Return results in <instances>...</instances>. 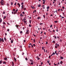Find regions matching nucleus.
I'll return each instance as SVG.
<instances>
[{
    "mask_svg": "<svg viewBox=\"0 0 66 66\" xmlns=\"http://www.w3.org/2000/svg\"><path fill=\"white\" fill-rule=\"evenodd\" d=\"M1 3L2 5H4V0H2L1 2Z\"/></svg>",
    "mask_w": 66,
    "mask_h": 66,
    "instance_id": "f257e3e1",
    "label": "nucleus"
},
{
    "mask_svg": "<svg viewBox=\"0 0 66 66\" xmlns=\"http://www.w3.org/2000/svg\"><path fill=\"white\" fill-rule=\"evenodd\" d=\"M2 42L3 43L4 42V40H3V38H0V42Z\"/></svg>",
    "mask_w": 66,
    "mask_h": 66,
    "instance_id": "f03ea898",
    "label": "nucleus"
},
{
    "mask_svg": "<svg viewBox=\"0 0 66 66\" xmlns=\"http://www.w3.org/2000/svg\"><path fill=\"white\" fill-rule=\"evenodd\" d=\"M2 21V20L1 19V18H0V23H1Z\"/></svg>",
    "mask_w": 66,
    "mask_h": 66,
    "instance_id": "7ed1b4c3",
    "label": "nucleus"
},
{
    "mask_svg": "<svg viewBox=\"0 0 66 66\" xmlns=\"http://www.w3.org/2000/svg\"><path fill=\"white\" fill-rule=\"evenodd\" d=\"M14 60L15 62H16L17 61V60H16V59L15 57H14Z\"/></svg>",
    "mask_w": 66,
    "mask_h": 66,
    "instance_id": "20e7f679",
    "label": "nucleus"
},
{
    "mask_svg": "<svg viewBox=\"0 0 66 66\" xmlns=\"http://www.w3.org/2000/svg\"><path fill=\"white\" fill-rule=\"evenodd\" d=\"M17 4L19 6V7H20V5L19 4V3H18Z\"/></svg>",
    "mask_w": 66,
    "mask_h": 66,
    "instance_id": "39448f33",
    "label": "nucleus"
},
{
    "mask_svg": "<svg viewBox=\"0 0 66 66\" xmlns=\"http://www.w3.org/2000/svg\"><path fill=\"white\" fill-rule=\"evenodd\" d=\"M42 7L44 9H45V5H43L42 6Z\"/></svg>",
    "mask_w": 66,
    "mask_h": 66,
    "instance_id": "423d86ee",
    "label": "nucleus"
},
{
    "mask_svg": "<svg viewBox=\"0 0 66 66\" xmlns=\"http://www.w3.org/2000/svg\"><path fill=\"white\" fill-rule=\"evenodd\" d=\"M56 46H57L58 47H59V44H57V43L56 44Z\"/></svg>",
    "mask_w": 66,
    "mask_h": 66,
    "instance_id": "0eeeda50",
    "label": "nucleus"
},
{
    "mask_svg": "<svg viewBox=\"0 0 66 66\" xmlns=\"http://www.w3.org/2000/svg\"><path fill=\"white\" fill-rule=\"evenodd\" d=\"M16 13H17V12H16V11H14V15H15V14H16Z\"/></svg>",
    "mask_w": 66,
    "mask_h": 66,
    "instance_id": "6e6552de",
    "label": "nucleus"
},
{
    "mask_svg": "<svg viewBox=\"0 0 66 66\" xmlns=\"http://www.w3.org/2000/svg\"><path fill=\"white\" fill-rule=\"evenodd\" d=\"M6 18V16H4V17L3 18V19H5V18Z\"/></svg>",
    "mask_w": 66,
    "mask_h": 66,
    "instance_id": "1a4fd4ad",
    "label": "nucleus"
},
{
    "mask_svg": "<svg viewBox=\"0 0 66 66\" xmlns=\"http://www.w3.org/2000/svg\"><path fill=\"white\" fill-rule=\"evenodd\" d=\"M20 16L21 17H22L23 16V15H22V13H21L20 15Z\"/></svg>",
    "mask_w": 66,
    "mask_h": 66,
    "instance_id": "9d476101",
    "label": "nucleus"
},
{
    "mask_svg": "<svg viewBox=\"0 0 66 66\" xmlns=\"http://www.w3.org/2000/svg\"><path fill=\"white\" fill-rule=\"evenodd\" d=\"M64 59V58L62 56L60 57V59Z\"/></svg>",
    "mask_w": 66,
    "mask_h": 66,
    "instance_id": "9b49d317",
    "label": "nucleus"
},
{
    "mask_svg": "<svg viewBox=\"0 0 66 66\" xmlns=\"http://www.w3.org/2000/svg\"><path fill=\"white\" fill-rule=\"evenodd\" d=\"M2 61L1 60L0 61V64H2Z\"/></svg>",
    "mask_w": 66,
    "mask_h": 66,
    "instance_id": "f8f14e48",
    "label": "nucleus"
},
{
    "mask_svg": "<svg viewBox=\"0 0 66 66\" xmlns=\"http://www.w3.org/2000/svg\"><path fill=\"white\" fill-rule=\"evenodd\" d=\"M12 66H14V62H12Z\"/></svg>",
    "mask_w": 66,
    "mask_h": 66,
    "instance_id": "ddd939ff",
    "label": "nucleus"
},
{
    "mask_svg": "<svg viewBox=\"0 0 66 66\" xmlns=\"http://www.w3.org/2000/svg\"><path fill=\"white\" fill-rule=\"evenodd\" d=\"M52 43H54V44H55V41L54 40H53V41Z\"/></svg>",
    "mask_w": 66,
    "mask_h": 66,
    "instance_id": "4468645a",
    "label": "nucleus"
},
{
    "mask_svg": "<svg viewBox=\"0 0 66 66\" xmlns=\"http://www.w3.org/2000/svg\"><path fill=\"white\" fill-rule=\"evenodd\" d=\"M13 43V40H12L11 41V43L12 44Z\"/></svg>",
    "mask_w": 66,
    "mask_h": 66,
    "instance_id": "2eb2a0df",
    "label": "nucleus"
},
{
    "mask_svg": "<svg viewBox=\"0 0 66 66\" xmlns=\"http://www.w3.org/2000/svg\"><path fill=\"white\" fill-rule=\"evenodd\" d=\"M4 59L5 60H6H6H7V58H4Z\"/></svg>",
    "mask_w": 66,
    "mask_h": 66,
    "instance_id": "dca6fc26",
    "label": "nucleus"
},
{
    "mask_svg": "<svg viewBox=\"0 0 66 66\" xmlns=\"http://www.w3.org/2000/svg\"><path fill=\"white\" fill-rule=\"evenodd\" d=\"M38 6L39 7H40V6H41V5H40V4L39 5H38Z\"/></svg>",
    "mask_w": 66,
    "mask_h": 66,
    "instance_id": "f3484780",
    "label": "nucleus"
},
{
    "mask_svg": "<svg viewBox=\"0 0 66 66\" xmlns=\"http://www.w3.org/2000/svg\"><path fill=\"white\" fill-rule=\"evenodd\" d=\"M23 10H24V11L26 10V8L25 7L24 8H23Z\"/></svg>",
    "mask_w": 66,
    "mask_h": 66,
    "instance_id": "a211bd4d",
    "label": "nucleus"
},
{
    "mask_svg": "<svg viewBox=\"0 0 66 66\" xmlns=\"http://www.w3.org/2000/svg\"><path fill=\"white\" fill-rule=\"evenodd\" d=\"M4 40L5 41H6V38H4Z\"/></svg>",
    "mask_w": 66,
    "mask_h": 66,
    "instance_id": "6ab92c4d",
    "label": "nucleus"
},
{
    "mask_svg": "<svg viewBox=\"0 0 66 66\" xmlns=\"http://www.w3.org/2000/svg\"><path fill=\"white\" fill-rule=\"evenodd\" d=\"M29 27H32L31 25L30 24H29Z\"/></svg>",
    "mask_w": 66,
    "mask_h": 66,
    "instance_id": "aec40b11",
    "label": "nucleus"
},
{
    "mask_svg": "<svg viewBox=\"0 0 66 66\" xmlns=\"http://www.w3.org/2000/svg\"><path fill=\"white\" fill-rule=\"evenodd\" d=\"M31 7L33 9H34L35 7L34 6H31Z\"/></svg>",
    "mask_w": 66,
    "mask_h": 66,
    "instance_id": "412c9836",
    "label": "nucleus"
},
{
    "mask_svg": "<svg viewBox=\"0 0 66 66\" xmlns=\"http://www.w3.org/2000/svg\"><path fill=\"white\" fill-rule=\"evenodd\" d=\"M3 64H6V62L5 61L3 62Z\"/></svg>",
    "mask_w": 66,
    "mask_h": 66,
    "instance_id": "4be33fe9",
    "label": "nucleus"
},
{
    "mask_svg": "<svg viewBox=\"0 0 66 66\" xmlns=\"http://www.w3.org/2000/svg\"><path fill=\"white\" fill-rule=\"evenodd\" d=\"M15 27H16L17 28H18V26L16 25H15Z\"/></svg>",
    "mask_w": 66,
    "mask_h": 66,
    "instance_id": "5701e85b",
    "label": "nucleus"
},
{
    "mask_svg": "<svg viewBox=\"0 0 66 66\" xmlns=\"http://www.w3.org/2000/svg\"><path fill=\"white\" fill-rule=\"evenodd\" d=\"M49 7H50L49 6H48V7H47V9H49Z\"/></svg>",
    "mask_w": 66,
    "mask_h": 66,
    "instance_id": "b1692460",
    "label": "nucleus"
},
{
    "mask_svg": "<svg viewBox=\"0 0 66 66\" xmlns=\"http://www.w3.org/2000/svg\"><path fill=\"white\" fill-rule=\"evenodd\" d=\"M30 62H33V61L32 60V59H30Z\"/></svg>",
    "mask_w": 66,
    "mask_h": 66,
    "instance_id": "393cba45",
    "label": "nucleus"
},
{
    "mask_svg": "<svg viewBox=\"0 0 66 66\" xmlns=\"http://www.w3.org/2000/svg\"><path fill=\"white\" fill-rule=\"evenodd\" d=\"M42 50H44V47L43 46L42 47Z\"/></svg>",
    "mask_w": 66,
    "mask_h": 66,
    "instance_id": "a878e982",
    "label": "nucleus"
},
{
    "mask_svg": "<svg viewBox=\"0 0 66 66\" xmlns=\"http://www.w3.org/2000/svg\"><path fill=\"white\" fill-rule=\"evenodd\" d=\"M31 65H33V62H32L31 63Z\"/></svg>",
    "mask_w": 66,
    "mask_h": 66,
    "instance_id": "bb28decb",
    "label": "nucleus"
},
{
    "mask_svg": "<svg viewBox=\"0 0 66 66\" xmlns=\"http://www.w3.org/2000/svg\"><path fill=\"white\" fill-rule=\"evenodd\" d=\"M60 64H63V62L62 61H61L60 62Z\"/></svg>",
    "mask_w": 66,
    "mask_h": 66,
    "instance_id": "cd10ccee",
    "label": "nucleus"
},
{
    "mask_svg": "<svg viewBox=\"0 0 66 66\" xmlns=\"http://www.w3.org/2000/svg\"><path fill=\"white\" fill-rule=\"evenodd\" d=\"M31 20H29V22H30V24H31Z\"/></svg>",
    "mask_w": 66,
    "mask_h": 66,
    "instance_id": "c85d7f7f",
    "label": "nucleus"
},
{
    "mask_svg": "<svg viewBox=\"0 0 66 66\" xmlns=\"http://www.w3.org/2000/svg\"><path fill=\"white\" fill-rule=\"evenodd\" d=\"M3 29H4L5 28V26H4L3 25Z\"/></svg>",
    "mask_w": 66,
    "mask_h": 66,
    "instance_id": "c756f323",
    "label": "nucleus"
},
{
    "mask_svg": "<svg viewBox=\"0 0 66 66\" xmlns=\"http://www.w3.org/2000/svg\"><path fill=\"white\" fill-rule=\"evenodd\" d=\"M33 40H34V43H35V39H34Z\"/></svg>",
    "mask_w": 66,
    "mask_h": 66,
    "instance_id": "7c9ffc66",
    "label": "nucleus"
},
{
    "mask_svg": "<svg viewBox=\"0 0 66 66\" xmlns=\"http://www.w3.org/2000/svg\"><path fill=\"white\" fill-rule=\"evenodd\" d=\"M3 23L4 24H5V23L4 22H3Z\"/></svg>",
    "mask_w": 66,
    "mask_h": 66,
    "instance_id": "2f4dec72",
    "label": "nucleus"
},
{
    "mask_svg": "<svg viewBox=\"0 0 66 66\" xmlns=\"http://www.w3.org/2000/svg\"><path fill=\"white\" fill-rule=\"evenodd\" d=\"M7 6H9V3H7Z\"/></svg>",
    "mask_w": 66,
    "mask_h": 66,
    "instance_id": "473e14b6",
    "label": "nucleus"
},
{
    "mask_svg": "<svg viewBox=\"0 0 66 66\" xmlns=\"http://www.w3.org/2000/svg\"><path fill=\"white\" fill-rule=\"evenodd\" d=\"M54 22H55V23H56V22H57V21H54Z\"/></svg>",
    "mask_w": 66,
    "mask_h": 66,
    "instance_id": "72a5a7b5",
    "label": "nucleus"
},
{
    "mask_svg": "<svg viewBox=\"0 0 66 66\" xmlns=\"http://www.w3.org/2000/svg\"><path fill=\"white\" fill-rule=\"evenodd\" d=\"M3 14H5V12H3Z\"/></svg>",
    "mask_w": 66,
    "mask_h": 66,
    "instance_id": "f704fd0d",
    "label": "nucleus"
},
{
    "mask_svg": "<svg viewBox=\"0 0 66 66\" xmlns=\"http://www.w3.org/2000/svg\"><path fill=\"white\" fill-rule=\"evenodd\" d=\"M25 60H26V61H27V60H28V59H27V58H25Z\"/></svg>",
    "mask_w": 66,
    "mask_h": 66,
    "instance_id": "c9c22d12",
    "label": "nucleus"
},
{
    "mask_svg": "<svg viewBox=\"0 0 66 66\" xmlns=\"http://www.w3.org/2000/svg\"><path fill=\"white\" fill-rule=\"evenodd\" d=\"M57 38H58V39H59V38H60V37H59L57 36Z\"/></svg>",
    "mask_w": 66,
    "mask_h": 66,
    "instance_id": "e433bc0d",
    "label": "nucleus"
},
{
    "mask_svg": "<svg viewBox=\"0 0 66 66\" xmlns=\"http://www.w3.org/2000/svg\"><path fill=\"white\" fill-rule=\"evenodd\" d=\"M60 41H59L60 42H62V40L61 39H60Z\"/></svg>",
    "mask_w": 66,
    "mask_h": 66,
    "instance_id": "4c0bfd02",
    "label": "nucleus"
},
{
    "mask_svg": "<svg viewBox=\"0 0 66 66\" xmlns=\"http://www.w3.org/2000/svg\"><path fill=\"white\" fill-rule=\"evenodd\" d=\"M13 2H12L11 3V5H13Z\"/></svg>",
    "mask_w": 66,
    "mask_h": 66,
    "instance_id": "58836bf2",
    "label": "nucleus"
},
{
    "mask_svg": "<svg viewBox=\"0 0 66 66\" xmlns=\"http://www.w3.org/2000/svg\"><path fill=\"white\" fill-rule=\"evenodd\" d=\"M37 19H40V17H38V18H37Z\"/></svg>",
    "mask_w": 66,
    "mask_h": 66,
    "instance_id": "ea45409f",
    "label": "nucleus"
},
{
    "mask_svg": "<svg viewBox=\"0 0 66 66\" xmlns=\"http://www.w3.org/2000/svg\"><path fill=\"white\" fill-rule=\"evenodd\" d=\"M52 25H51V26H50V28H52Z\"/></svg>",
    "mask_w": 66,
    "mask_h": 66,
    "instance_id": "a19ab883",
    "label": "nucleus"
},
{
    "mask_svg": "<svg viewBox=\"0 0 66 66\" xmlns=\"http://www.w3.org/2000/svg\"><path fill=\"white\" fill-rule=\"evenodd\" d=\"M61 17L62 18L61 19H63V18H64V17H63L62 16H61Z\"/></svg>",
    "mask_w": 66,
    "mask_h": 66,
    "instance_id": "79ce46f5",
    "label": "nucleus"
},
{
    "mask_svg": "<svg viewBox=\"0 0 66 66\" xmlns=\"http://www.w3.org/2000/svg\"><path fill=\"white\" fill-rule=\"evenodd\" d=\"M13 11H14V12H15V9H13Z\"/></svg>",
    "mask_w": 66,
    "mask_h": 66,
    "instance_id": "37998d69",
    "label": "nucleus"
},
{
    "mask_svg": "<svg viewBox=\"0 0 66 66\" xmlns=\"http://www.w3.org/2000/svg\"><path fill=\"white\" fill-rule=\"evenodd\" d=\"M21 7L22 8H23V5H22L21 6Z\"/></svg>",
    "mask_w": 66,
    "mask_h": 66,
    "instance_id": "c03bdc74",
    "label": "nucleus"
},
{
    "mask_svg": "<svg viewBox=\"0 0 66 66\" xmlns=\"http://www.w3.org/2000/svg\"><path fill=\"white\" fill-rule=\"evenodd\" d=\"M24 23H26L27 22V21H24Z\"/></svg>",
    "mask_w": 66,
    "mask_h": 66,
    "instance_id": "a18cd8bd",
    "label": "nucleus"
},
{
    "mask_svg": "<svg viewBox=\"0 0 66 66\" xmlns=\"http://www.w3.org/2000/svg\"><path fill=\"white\" fill-rule=\"evenodd\" d=\"M54 38H55V39H56V38H57L56 37V36H54Z\"/></svg>",
    "mask_w": 66,
    "mask_h": 66,
    "instance_id": "49530a36",
    "label": "nucleus"
},
{
    "mask_svg": "<svg viewBox=\"0 0 66 66\" xmlns=\"http://www.w3.org/2000/svg\"><path fill=\"white\" fill-rule=\"evenodd\" d=\"M56 52H57V51H55V54H56Z\"/></svg>",
    "mask_w": 66,
    "mask_h": 66,
    "instance_id": "de8ad7c7",
    "label": "nucleus"
},
{
    "mask_svg": "<svg viewBox=\"0 0 66 66\" xmlns=\"http://www.w3.org/2000/svg\"><path fill=\"white\" fill-rule=\"evenodd\" d=\"M33 35L35 36V37H36V35L34 34H33Z\"/></svg>",
    "mask_w": 66,
    "mask_h": 66,
    "instance_id": "09e8293b",
    "label": "nucleus"
},
{
    "mask_svg": "<svg viewBox=\"0 0 66 66\" xmlns=\"http://www.w3.org/2000/svg\"><path fill=\"white\" fill-rule=\"evenodd\" d=\"M43 24V23H40V25H41V24Z\"/></svg>",
    "mask_w": 66,
    "mask_h": 66,
    "instance_id": "8fccbe9b",
    "label": "nucleus"
},
{
    "mask_svg": "<svg viewBox=\"0 0 66 66\" xmlns=\"http://www.w3.org/2000/svg\"><path fill=\"white\" fill-rule=\"evenodd\" d=\"M21 4V5H23V3L22 2V3Z\"/></svg>",
    "mask_w": 66,
    "mask_h": 66,
    "instance_id": "3c124183",
    "label": "nucleus"
},
{
    "mask_svg": "<svg viewBox=\"0 0 66 66\" xmlns=\"http://www.w3.org/2000/svg\"><path fill=\"white\" fill-rule=\"evenodd\" d=\"M45 4V2H44L43 3V4Z\"/></svg>",
    "mask_w": 66,
    "mask_h": 66,
    "instance_id": "603ef678",
    "label": "nucleus"
},
{
    "mask_svg": "<svg viewBox=\"0 0 66 66\" xmlns=\"http://www.w3.org/2000/svg\"><path fill=\"white\" fill-rule=\"evenodd\" d=\"M20 33H22V31H20Z\"/></svg>",
    "mask_w": 66,
    "mask_h": 66,
    "instance_id": "864d4df0",
    "label": "nucleus"
},
{
    "mask_svg": "<svg viewBox=\"0 0 66 66\" xmlns=\"http://www.w3.org/2000/svg\"><path fill=\"white\" fill-rule=\"evenodd\" d=\"M41 55V54H40L39 55V56H40Z\"/></svg>",
    "mask_w": 66,
    "mask_h": 66,
    "instance_id": "5fc2aeb1",
    "label": "nucleus"
},
{
    "mask_svg": "<svg viewBox=\"0 0 66 66\" xmlns=\"http://www.w3.org/2000/svg\"><path fill=\"white\" fill-rule=\"evenodd\" d=\"M44 2H45L46 1V0H42Z\"/></svg>",
    "mask_w": 66,
    "mask_h": 66,
    "instance_id": "6e6d98bb",
    "label": "nucleus"
},
{
    "mask_svg": "<svg viewBox=\"0 0 66 66\" xmlns=\"http://www.w3.org/2000/svg\"><path fill=\"white\" fill-rule=\"evenodd\" d=\"M53 54H54V55H55V53H54V52H53Z\"/></svg>",
    "mask_w": 66,
    "mask_h": 66,
    "instance_id": "4d7b16f0",
    "label": "nucleus"
},
{
    "mask_svg": "<svg viewBox=\"0 0 66 66\" xmlns=\"http://www.w3.org/2000/svg\"><path fill=\"white\" fill-rule=\"evenodd\" d=\"M16 4H17V3H15V4H14V5H16Z\"/></svg>",
    "mask_w": 66,
    "mask_h": 66,
    "instance_id": "13d9d810",
    "label": "nucleus"
},
{
    "mask_svg": "<svg viewBox=\"0 0 66 66\" xmlns=\"http://www.w3.org/2000/svg\"><path fill=\"white\" fill-rule=\"evenodd\" d=\"M22 13V14H24V12H23Z\"/></svg>",
    "mask_w": 66,
    "mask_h": 66,
    "instance_id": "bf43d9fd",
    "label": "nucleus"
},
{
    "mask_svg": "<svg viewBox=\"0 0 66 66\" xmlns=\"http://www.w3.org/2000/svg\"><path fill=\"white\" fill-rule=\"evenodd\" d=\"M7 31H8V32H9V31H10V30L9 29H8L7 30Z\"/></svg>",
    "mask_w": 66,
    "mask_h": 66,
    "instance_id": "052dcab7",
    "label": "nucleus"
},
{
    "mask_svg": "<svg viewBox=\"0 0 66 66\" xmlns=\"http://www.w3.org/2000/svg\"><path fill=\"white\" fill-rule=\"evenodd\" d=\"M55 48H57V46H55Z\"/></svg>",
    "mask_w": 66,
    "mask_h": 66,
    "instance_id": "680f3d73",
    "label": "nucleus"
},
{
    "mask_svg": "<svg viewBox=\"0 0 66 66\" xmlns=\"http://www.w3.org/2000/svg\"><path fill=\"white\" fill-rule=\"evenodd\" d=\"M60 9H58L57 10V11H60Z\"/></svg>",
    "mask_w": 66,
    "mask_h": 66,
    "instance_id": "e2e57ef3",
    "label": "nucleus"
},
{
    "mask_svg": "<svg viewBox=\"0 0 66 66\" xmlns=\"http://www.w3.org/2000/svg\"><path fill=\"white\" fill-rule=\"evenodd\" d=\"M29 30H27V32H29Z\"/></svg>",
    "mask_w": 66,
    "mask_h": 66,
    "instance_id": "0e129e2a",
    "label": "nucleus"
},
{
    "mask_svg": "<svg viewBox=\"0 0 66 66\" xmlns=\"http://www.w3.org/2000/svg\"><path fill=\"white\" fill-rule=\"evenodd\" d=\"M46 44L47 45V44H48V42H46Z\"/></svg>",
    "mask_w": 66,
    "mask_h": 66,
    "instance_id": "69168bd1",
    "label": "nucleus"
},
{
    "mask_svg": "<svg viewBox=\"0 0 66 66\" xmlns=\"http://www.w3.org/2000/svg\"><path fill=\"white\" fill-rule=\"evenodd\" d=\"M47 63H49V61L48 60L47 61Z\"/></svg>",
    "mask_w": 66,
    "mask_h": 66,
    "instance_id": "338daca9",
    "label": "nucleus"
},
{
    "mask_svg": "<svg viewBox=\"0 0 66 66\" xmlns=\"http://www.w3.org/2000/svg\"><path fill=\"white\" fill-rule=\"evenodd\" d=\"M43 30H45V28H43Z\"/></svg>",
    "mask_w": 66,
    "mask_h": 66,
    "instance_id": "774afa93",
    "label": "nucleus"
}]
</instances>
